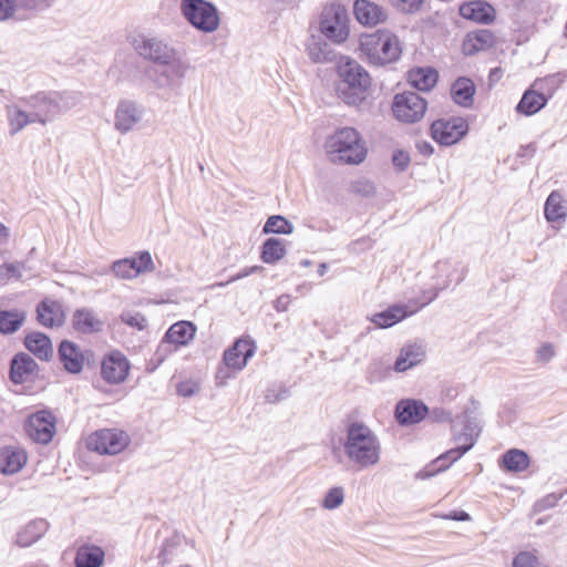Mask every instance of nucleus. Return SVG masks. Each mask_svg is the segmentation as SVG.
I'll list each match as a JSON object with an SVG mask.
<instances>
[{"label":"nucleus","mask_w":567,"mask_h":567,"mask_svg":"<svg viewBox=\"0 0 567 567\" xmlns=\"http://www.w3.org/2000/svg\"><path fill=\"white\" fill-rule=\"evenodd\" d=\"M453 429V440L456 446L446 451L432 463L426 465L416 474L417 478L425 480L449 468L455 461L461 458L474 446L482 431L480 420L472 411L468 410L456 416Z\"/></svg>","instance_id":"1"},{"label":"nucleus","mask_w":567,"mask_h":567,"mask_svg":"<svg viewBox=\"0 0 567 567\" xmlns=\"http://www.w3.org/2000/svg\"><path fill=\"white\" fill-rule=\"evenodd\" d=\"M342 447L348 461L361 470L373 467L381 460V442L363 422L347 425Z\"/></svg>","instance_id":"2"},{"label":"nucleus","mask_w":567,"mask_h":567,"mask_svg":"<svg viewBox=\"0 0 567 567\" xmlns=\"http://www.w3.org/2000/svg\"><path fill=\"white\" fill-rule=\"evenodd\" d=\"M337 94L346 104L357 106L368 95L371 76L355 60L342 56L338 63Z\"/></svg>","instance_id":"3"},{"label":"nucleus","mask_w":567,"mask_h":567,"mask_svg":"<svg viewBox=\"0 0 567 567\" xmlns=\"http://www.w3.org/2000/svg\"><path fill=\"white\" fill-rule=\"evenodd\" d=\"M326 153L334 164L358 165L367 157V148L359 132L353 127H341L324 143Z\"/></svg>","instance_id":"4"},{"label":"nucleus","mask_w":567,"mask_h":567,"mask_svg":"<svg viewBox=\"0 0 567 567\" xmlns=\"http://www.w3.org/2000/svg\"><path fill=\"white\" fill-rule=\"evenodd\" d=\"M360 50L369 63L374 65L394 62L401 55L398 37L386 29L362 34L360 37Z\"/></svg>","instance_id":"5"},{"label":"nucleus","mask_w":567,"mask_h":567,"mask_svg":"<svg viewBox=\"0 0 567 567\" xmlns=\"http://www.w3.org/2000/svg\"><path fill=\"white\" fill-rule=\"evenodd\" d=\"M179 9L183 18L203 33H213L220 25L219 12L209 1L182 0Z\"/></svg>","instance_id":"6"},{"label":"nucleus","mask_w":567,"mask_h":567,"mask_svg":"<svg viewBox=\"0 0 567 567\" xmlns=\"http://www.w3.org/2000/svg\"><path fill=\"white\" fill-rule=\"evenodd\" d=\"M81 103L78 92H42L38 93V123L45 124L60 114L76 107Z\"/></svg>","instance_id":"7"},{"label":"nucleus","mask_w":567,"mask_h":567,"mask_svg":"<svg viewBox=\"0 0 567 567\" xmlns=\"http://www.w3.org/2000/svg\"><path fill=\"white\" fill-rule=\"evenodd\" d=\"M132 45L140 56L156 64L168 62L171 58L177 55L176 49L158 37L137 34Z\"/></svg>","instance_id":"8"},{"label":"nucleus","mask_w":567,"mask_h":567,"mask_svg":"<svg viewBox=\"0 0 567 567\" xmlns=\"http://www.w3.org/2000/svg\"><path fill=\"white\" fill-rule=\"evenodd\" d=\"M320 31L334 43H342L349 37L346 11L337 4L323 9L320 19Z\"/></svg>","instance_id":"9"},{"label":"nucleus","mask_w":567,"mask_h":567,"mask_svg":"<svg viewBox=\"0 0 567 567\" xmlns=\"http://www.w3.org/2000/svg\"><path fill=\"white\" fill-rule=\"evenodd\" d=\"M427 103L415 92L396 94L392 111L396 120L403 123H415L423 118Z\"/></svg>","instance_id":"10"},{"label":"nucleus","mask_w":567,"mask_h":567,"mask_svg":"<svg viewBox=\"0 0 567 567\" xmlns=\"http://www.w3.org/2000/svg\"><path fill=\"white\" fill-rule=\"evenodd\" d=\"M468 132L465 118L452 116L440 118L431 125V136L441 145L450 146L461 141Z\"/></svg>","instance_id":"11"},{"label":"nucleus","mask_w":567,"mask_h":567,"mask_svg":"<svg viewBox=\"0 0 567 567\" xmlns=\"http://www.w3.org/2000/svg\"><path fill=\"white\" fill-rule=\"evenodd\" d=\"M128 443V436L123 431L104 429L91 435L86 444L90 451L101 455H115L122 452Z\"/></svg>","instance_id":"12"},{"label":"nucleus","mask_w":567,"mask_h":567,"mask_svg":"<svg viewBox=\"0 0 567 567\" xmlns=\"http://www.w3.org/2000/svg\"><path fill=\"white\" fill-rule=\"evenodd\" d=\"M145 109L131 100L118 102L114 115V128L121 134L133 131L143 120Z\"/></svg>","instance_id":"13"},{"label":"nucleus","mask_w":567,"mask_h":567,"mask_svg":"<svg viewBox=\"0 0 567 567\" xmlns=\"http://www.w3.org/2000/svg\"><path fill=\"white\" fill-rule=\"evenodd\" d=\"M154 270V262L148 251H141L135 257L113 262L112 271L120 279H133L140 274Z\"/></svg>","instance_id":"14"},{"label":"nucleus","mask_w":567,"mask_h":567,"mask_svg":"<svg viewBox=\"0 0 567 567\" xmlns=\"http://www.w3.org/2000/svg\"><path fill=\"white\" fill-rule=\"evenodd\" d=\"M163 68L153 78L158 89L174 87L181 84L189 68L188 63L175 55L168 62H162Z\"/></svg>","instance_id":"15"},{"label":"nucleus","mask_w":567,"mask_h":567,"mask_svg":"<svg viewBox=\"0 0 567 567\" xmlns=\"http://www.w3.org/2000/svg\"><path fill=\"white\" fill-rule=\"evenodd\" d=\"M435 274L433 275L434 284L425 289L422 293V300L419 308L432 302L439 292L446 289L453 281V274L456 271L454 265L447 260H440L434 265Z\"/></svg>","instance_id":"16"},{"label":"nucleus","mask_w":567,"mask_h":567,"mask_svg":"<svg viewBox=\"0 0 567 567\" xmlns=\"http://www.w3.org/2000/svg\"><path fill=\"white\" fill-rule=\"evenodd\" d=\"M256 346L250 339H238L223 355V362L231 367L234 372L241 371L255 354Z\"/></svg>","instance_id":"17"},{"label":"nucleus","mask_w":567,"mask_h":567,"mask_svg":"<svg viewBox=\"0 0 567 567\" xmlns=\"http://www.w3.org/2000/svg\"><path fill=\"white\" fill-rule=\"evenodd\" d=\"M35 0H0V23L22 22L33 17Z\"/></svg>","instance_id":"18"},{"label":"nucleus","mask_w":567,"mask_h":567,"mask_svg":"<svg viewBox=\"0 0 567 567\" xmlns=\"http://www.w3.org/2000/svg\"><path fill=\"white\" fill-rule=\"evenodd\" d=\"M130 370L127 359L118 351L110 353L102 361L101 373L103 379L112 384L123 382Z\"/></svg>","instance_id":"19"},{"label":"nucleus","mask_w":567,"mask_h":567,"mask_svg":"<svg viewBox=\"0 0 567 567\" xmlns=\"http://www.w3.org/2000/svg\"><path fill=\"white\" fill-rule=\"evenodd\" d=\"M543 84V80H536L532 86L524 92L516 106L517 113L532 116L545 107L548 102V96L540 92Z\"/></svg>","instance_id":"20"},{"label":"nucleus","mask_w":567,"mask_h":567,"mask_svg":"<svg viewBox=\"0 0 567 567\" xmlns=\"http://www.w3.org/2000/svg\"><path fill=\"white\" fill-rule=\"evenodd\" d=\"M353 13L358 22L365 27H374L379 23H383L388 18L386 10L370 0H355Z\"/></svg>","instance_id":"21"},{"label":"nucleus","mask_w":567,"mask_h":567,"mask_svg":"<svg viewBox=\"0 0 567 567\" xmlns=\"http://www.w3.org/2000/svg\"><path fill=\"white\" fill-rule=\"evenodd\" d=\"M195 331V326L188 321H179L172 324L158 347V352L169 351L166 348L171 344L175 346V349L187 344L194 338Z\"/></svg>","instance_id":"22"},{"label":"nucleus","mask_w":567,"mask_h":567,"mask_svg":"<svg viewBox=\"0 0 567 567\" xmlns=\"http://www.w3.org/2000/svg\"><path fill=\"white\" fill-rule=\"evenodd\" d=\"M25 451L16 445L0 447V473L12 475L18 473L27 463Z\"/></svg>","instance_id":"23"},{"label":"nucleus","mask_w":567,"mask_h":567,"mask_svg":"<svg viewBox=\"0 0 567 567\" xmlns=\"http://www.w3.org/2000/svg\"><path fill=\"white\" fill-rule=\"evenodd\" d=\"M427 414V408L416 400H403L398 403L395 417L400 424H413L422 421Z\"/></svg>","instance_id":"24"},{"label":"nucleus","mask_w":567,"mask_h":567,"mask_svg":"<svg viewBox=\"0 0 567 567\" xmlns=\"http://www.w3.org/2000/svg\"><path fill=\"white\" fill-rule=\"evenodd\" d=\"M424 357L425 351L422 346L416 343L406 344L401 349L393 368L396 372H405L420 364Z\"/></svg>","instance_id":"25"},{"label":"nucleus","mask_w":567,"mask_h":567,"mask_svg":"<svg viewBox=\"0 0 567 567\" xmlns=\"http://www.w3.org/2000/svg\"><path fill=\"white\" fill-rule=\"evenodd\" d=\"M460 14L474 22L489 23L494 19V9L484 1H471L460 7Z\"/></svg>","instance_id":"26"},{"label":"nucleus","mask_w":567,"mask_h":567,"mask_svg":"<svg viewBox=\"0 0 567 567\" xmlns=\"http://www.w3.org/2000/svg\"><path fill=\"white\" fill-rule=\"evenodd\" d=\"M64 322L62 306L54 300H43L38 306V323L45 327H59Z\"/></svg>","instance_id":"27"},{"label":"nucleus","mask_w":567,"mask_h":567,"mask_svg":"<svg viewBox=\"0 0 567 567\" xmlns=\"http://www.w3.org/2000/svg\"><path fill=\"white\" fill-rule=\"evenodd\" d=\"M34 369L35 362L29 354L18 353L11 361L10 380L16 384H21L29 380Z\"/></svg>","instance_id":"28"},{"label":"nucleus","mask_w":567,"mask_h":567,"mask_svg":"<svg viewBox=\"0 0 567 567\" xmlns=\"http://www.w3.org/2000/svg\"><path fill=\"white\" fill-rule=\"evenodd\" d=\"M73 328L81 333H94L103 329V322L92 309H78L72 318Z\"/></svg>","instance_id":"29"},{"label":"nucleus","mask_w":567,"mask_h":567,"mask_svg":"<svg viewBox=\"0 0 567 567\" xmlns=\"http://www.w3.org/2000/svg\"><path fill=\"white\" fill-rule=\"evenodd\" d=\"M104 550L94 545H83L76 550L75 567H101L104 563Z\"/></svg>","instance_id":"30"},{"label":"nucleus","mask_w":567,"mask_h":567,"mask_svg":"<svg viewBox=\"0 0 567 567\" xmlns=\"http://www.w3.org/2000/svg\"><path fill=\"white\" fill-rule=\"evenodd\" d=\"M59 357L66 371L79 373L82 370L83 355L74 343L62 341L59 347Z\"/></svg>","instance_id":"31"},{"label":"nucleus","mask_w":567,"mask_h":567,"mask_svg":"<svg viewBox=\"0 0 567 567\" xmlns=\"http://www.w3.org/2000/svg\"><path fill=\"white\" fill-rule=\"evenodd\" d=\"M475 85L468 78H458L451 87V95L453 101L464 107L473 104Z\"/></svg>","instance_id":"32"},{"label":"nucleus","mask_w":567,"mask_h":567,"mask_svg":"<svg viewBox=\"0 0 567 567\" xmlns=\"http://www.w3.org/2000/svg\"><path fill=\"white\" fill-rule=\"evenodd\" d=\"M416 311H408L404 306H392L384 311L373 315L371 321L379 328H389Z\"/></svg>","instance_id":"33"},{"label":"nucleus","mask_w":567,"mask_h":567,"mask_svg":"<svg viewBox=\"0 0 567 567\" xmlns=\"http://www.w3.org/2000/svg\"><path fill=\"white\" fill-rule=\"evenodd\" d=\"M545 217L548 221H561L567 216V202L563 198L561 194L554 190L546 199L544 208Z\"/></svg>","instance_id":"34"},{"label":"nucleus","mask_w":567,"mask_h":567,"mask_svg":"<svg viewBox=\"0 0 567 567\" xmlns=\"http://www.w3.org/2000/svg\"><path fill=\"white\" fill-rule=\"evenodd\" d=\"M56 433V419L52 412L38 409V444H48Z\"/></svg>","instance_id":"35"},{"label":"nucleus","mask_w":567,"mask_h":567,"mask_svg":"<svg viewBox=\"0 0 567 567\" xmlns=\"http://www.w3.org/2000/svg\"><path fill=\"white\" fill-rule=\"evenodd\" d=\"M501 466L508 472H523L529 466V457L522 450L511 449L503 454Z\"/></svg>","instance_id":"36"},{"label":"nucleus","mask_w":567,"mask_h":567,"mask_svg":"<svg viewBox=\"0 0 567 567\" xmlns=\"http://www.w3.org/2000/svg\"><path fill=\"white\" fill-rule=\"evenodd\" d=\"M409 80L415 89L429 91L437 82V72L431 68H420L410 72Z\"/></svg>","instance_id":"37"},{"label":"nucleus","mask_w":567,"mask_h":567,"mask_svg":"<svg viewBox=\"0 0 567 567\" xmlns=\"http://www.w3.org/2000/svg\"><path fill=\"white\" fill-rule=\"evenodd\" d=\"M286 254L284 240L278 238H268L261 248V259L266 264H274L280 260Z\"/></svg>","instance_id":"38"},{"label":"nucleus","mask_w":567,"mask_h":567,"mask_svg":"<svg viewBox=\"0 0 567 567\" xmlns=\"http://www.w3.org/2000/svg\"><path fill=\"white\" fill-rule=\"evenodd\" d=\"M24 322V316L14 311H0V332L11 334L20 329Z\"/></svg>","instance_id":"39"},{"label":"nucleus","mask_w":567,"mask_h":567,"mask_svg":"<svg viewBox=\"0 0 567 567\" xmlns=\"http://www.w3.org/2000/svg\"><path fill=\"white\" fill-rule=\"evenodd\" d=\"M7 114L11 134L18 133L30 123V116L16 105L8 106Z\"/></svg>","instance_id":"40"},{"label":"nucleus","mask_w":567,"mask_h":567,"mask_svg":"<svg viewBox=\"0 0 567 567\" xmlns=\"http://www.w3.org/2000/svg\"><path fill=\"white\" fill-rule=\"evenodd\" d=\"M262 230L265 234L272 233L289 235L293 231V226L284 216L274 215L267 219Z\"/></svg>","instance_id":"41"},{"label":"nucleus","mask_w":567,"mask_h":567,"mask_svg":"<svg viewBox=\"0 0 567 567\" xmlns=\"http://www.w3.org/2000/svg\"><path fill=\"white\" fill-rule=\"evenodd\" d=\"M310 60L315 63L331 61V50L326 42L313 40L307 47Z\"/></svg>","instance_id":"42"},{"label":"nucleus","mask_w":567,"mask_h":567,"mask_svg":"<svg viewBox=\"0 0 567 567\" xmlns=\"http://www.w3.org/2000/svg\"><path fill=\"white\" fill-rule=\"evenodd\" d=\"M25 266L23 262H8L0 266V285L23 278Z\"/></svg>","instance_id":"43"},{"label":"nucleus","mask_w":567,"mask_h":567,"mask_svg":"<svg viewBox=\"0 0 567 567\" xmlns=\"http://www.w3.org/2000/svg\"><path fill=\"white\" fill-rule=\"evenodd\" d=\"M344 501V491L342 487L337 486L330 488L323 501H322V507L326 509H336L342 505Z\"/></svg>","instance_id":"44"},{"label":"nucleus","mask_w":567,"mask_h":567,"mask_svg":"<svg viewBox=\"0 0 567 567\" xmlns=\"http://www.w3.org/2000/svg\"><path fill=\"white\" fill-rule=\"evenodd\" d=\"M35 542V524L30 522L17 533L16 544L20 547L31 546Z\"/></svg>","instance_id":"45"},{"label":"nucleus","mask_w":567,"mask_h":567,"mask_svg":"<svg viewBox=\"0 0 567 567\" xmlns=\"http://www.w3.org/2000/svg\"><path fill=\"white\" fill-rule=\"evenodd\" d=\"M513 567H547L532 551H520L513 560Z\"/></svg>","instance_id":"46"},{"label":"nucleus","mask_w":567,"mask_h":567,"mask_svg":"<svg viewBox=\"0 0 567 567\" xmlns=\"http://www.w3.org/2000/svg\"><path fill=\"white\" fill-rule=\"evenodd\" d=\"M491 39V33L488 31H482L477 33L474 39H468L464 43V51L467 54H472L475 51L482 50L484 44Z\"/></svg>","instance_id":"47"},{"label":"nucleus","mask_w":567,"mask_h":567,"mask_svg":"<svg viewBox=\"0 0 567 567\" xmlns=\"http://www.w3.org/2000/svg\"><path fill=\"white\" fill-rule=\"evenodd\" d=\"M121 320L125 324L143 330L147 326L146 318L138 311H124L121 315Z\"/></svg>","instance_id":"48"},{"label":"nucleus","mask_w":567,"mask_h":567,"mask_svg":"<svg viewBox=\"0 0 567 567\" xmlns=\"http://www.w3.org/2000/svg\"><path fill=\"white\" fill-rule=\"evenodd\" d=\"M53 353L50 339L45 334L38 332V359L49 361Z\"/></svg>","instance_id":"49"},{"label":"nucleus","mask_w":567,"mask_h":567,"mask_svg":"<svg viewBox=\"0 0 567 567\" xmlns=\"http://www.w3.org/2000/svg\"><path fill=\"white\" fill-rule=\"evenodd\" d=\"M390 3L403 13L417 12L424 0H389Z\"/></svg>","instance_id":"50"},{"label":"nucleus","mask_w":567,"mask_h":567,"mask_svg":"<svg viewBox=\"0 0 567 567\" xmlns=\"http://www.w3.org/2000/svg\"><path fill=\"white\" fill-rule=\"evenodd\" d=\"M556 355V350L553 343L544 342L536 350V361L540 363H548Z\"/></svg>","instance_id":"51"},{"label":"nucleus","mask_w":567,"mask_h":567,"mask_svg":"<svg viewBox=\"0 0 567 567\" xmlns=\"http://www.w3.org/2000/svg\"><path fill=\"white\" fill-rule=\"evenodd\" d=\"M177 394L184 398H190L199 392V384L193 380L179 382L176 388Z\"/></svg>","instance_id":"52"},{"label":"nucleus","mask_w":567,"mask_h":567,"mask_svg":"<svg viewBox=\"0 0 567 567\" xmlns=\"http://www.w3.org/2000/svg\"><path fill=\"white\" fill-rule=\"evenodd\" d=\"M231 367L226 365L224 362L218 365L215 374V383L217 386H225L227 381L234 378Z\"/></svg>","instance_id":"53"},{"label":"nucleus","mask_w":567,"mask_h":567,"mask_svg":"<svg viewBox=\"0 0 567 567\" xmlns=\"http://www.w3.org/2000/svg\"><path fill=\"white\" fill-rule=\"evenodd\" d=\"M260 269L259 266H251V267H246L244 269H241L238 274L231 276L227 281L225 282H217L214 285V287H226L227 285L231 284V282H235L239 279H243V278H246L255 272H257L258 270Z\"/></svg>","instance_id":"54"},{"label":"nucleus","mask_w":567,"mask_h":567,"mask_svg":"<svg viewBox=\"0 0 567 567\" xmlns=\"http://www.w3.org/2000/svg\"><path fill=\"white\" fill-rule=\"evenodd\" d=\"M393 165L400 171H404L410 164V155L404 151H395L392 156Z\"/></svg>","instance_id":"55"},{"label":"nucleus","mask_w":567,"mask_h":567,"mask_svg":"<svg viewBox=\"0 0 567 567\" xmlns=\"http://www.w3.org/2000/svg\"><path fill=\"white\" fill-rule=\"evenodd\" d=\"M383 377H384V368L382 367V364L377 361L371 363L368 369V380L370 382H377V381L382 380Z\"/></svg>","instance_id":"56"},{"label":"nucleus","mask_w":567,"mask_h":567,"mask_svg":"<svg viewBox=\"0 0 567 567\" xmlns=\"http://www.w3.org/2000/svg\"><path fill=\"white\" fill-rule=\"evenodd\" d=\"M288 396V391L285 388H280L277 392L275 389H268L266 392V401L269 403H276L280 400H284Z\"/></svg>","instance_id":"57"},{"label":"nucleus","mask_w":567,"mask_h":567,"mask_svg":"<svg viewBox=\"0 0 567 567\" xmlns=\"http://www.w3.org/2000/svg\"><path fill=\"white\" fill-rule=\"evenodd\" d=\"M290 303V297L288 295H282L278 297L275 301V308L277 311H286Z\"/></svg>","instance_id":"58"},{"label":"nucleus","mask_w":567,"mask_h":567,"mask_svg":"<svg viewBox=\"0 0 567 567\" xmlns=\"http://www.w3.org/2000/svg\"><path fill=\"white\" fill-rule=\"evenodd\" d=\"M35 414H30L25 421V432L32 441H35V426L33 424V420Z\"/></svg>","instance_id":"59"},{"label":"nucleus","mask_w":567,"mask_h":567,"mask_svg":"<svg viewBox=\"0 0 567 567\" xmlns=\"http://www.w3.org/2000/svg\"><path fill=\"white\" fill-rule=\"evenodd\" d=\"M449 519L466 522L471 519V516L464 511H455L446 516Z\"/></svg>","instance_id":"60"},{"label":"nucleus","mask_w":567,"mask_h":567,"mask_svg":"<svg viewBox=\"0 0 567 567\" xmlns=\"http://www.w3.org/2000/svg\"><path fill=\"white\" fill-rule=\"evenodd\" d=\"M536 152V145L535 144H528L525 146H522L518 151V156L525 157V156H533Z\"/></svg>","instance_id":"61"},{"label":"nucleus","mask_w":567,"mask_h":567,"mask_svg":"<svg viewBox=\"0 0 567 567\" xmlns=\"http://www.w3.org/2000/svg\"><path fill=\"white\" fill-rule=\"evenodd\" d=\"M24 344L31 353L35 354V332H30L25 337Z\"/></svg>","instance_id":"62"},{"label":"nucleus","mask_w":567,"mask_h":567,"mask_svg":"<svg viewBox=\"0 0 567 567\" xmlns=\"http://www.w3.org/2000/svg\"><path fill=\"white\" fill-rule=\"evenodd\" d=\"M561 496H557L555 494H550L548 496H546L544 499H543V503H545L544 506H554L558 499L560 498Z\"/></svg>","instance_id":"63"},{"label":"nucleus","mask_w":567,"mask_h":567,"mask_svg":"<svg viewBox=\"0 0 567 567\" xmlns=\"http://www.w3.org/2000/svg\"><path fill=\"white\" fill-rule=\"evenodd\" d=\"M9 238V229L0 223V244H6Z\"/></svg>","instance_id":"64"}]
</instances>
